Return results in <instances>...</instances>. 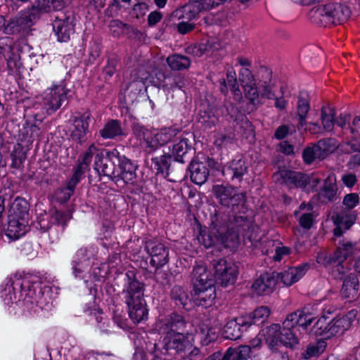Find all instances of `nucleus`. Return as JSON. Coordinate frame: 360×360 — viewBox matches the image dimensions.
<instances>
[{
  "mask_svg": "<svg viewBox=\"0 0 360 360\" xmlns=\"http://www.w3.org/2000/svg\"><path fill=\"white\" fill-rule=\"evenodd\" d=\"M186 325L184 317L177 313H172L157 321L153 330L164 337L161 342V349L157 344L154 345V356L161 358L162 355H186L193 346L189 340L190 334L185 331Z\"/></svg>",
  "mask_w": 360,
  "mask_h": 360,
  "instance_id": "obj_1",
  "label": "nucleus"
},
{
  "mask_svg": "<svg viewBox=\"0 0 360 360\" xmlns=\"http://www.w3.org/2000/svg\"><path fill=\"white\" fill-rule=\"evenodd\" d=\"M70 3L71 0H37L30 8L22 11L18 16L11 18L6 28L14 32L28 27L39 19L42 14L52 11H62Z\"/></svg>",
  "mask_w": 360,
  "mask_h": 360,
  "instance_id": "obj_2",
  "label": "nucleus"
},
{
  "mask_svg": "<svg viewBox=\"0 0 360 360\" xmlns=\"http://www.w3.org/2000/svg\"><path fill=\"white\" fill-rule=\"evenodd\" d=\"M127 281L122 292L124 302L128 307L130 319L139 323L148 317V309L143 298V285L138 280L130 277L127 273Z\"/></svg>",
  "mask_w": 360,
  "mask_h": 360,
  "instance_id": "obj_3",
  "label": "nucleus"
},
{
  "mask_svg": "<svg viewBox=\"0 0 360 360\" xmlns=\"http://www.w3.org/2000/svg\"><path fill=\"white\" fill-rule=\"evenodd\" d=\"M349 8L340 3L332 2L313 7L309 16L311 20L321 26L342 23L350 16Z\"/></svg>",
  "mask_w": 360,
  "mask_h": 360,
  "instance_id": "obj_4",
  "label": "nucleus"
},
{
  "mask_svg": "<svg viewBox=\"0 0 360 360\" xmlns=\"http://www.w3.org/2000/svg\"><path fill=\"white\" fill-rule=\"evenodd\" d=\"M297 328L290 323L285 326V319L282 327L278 324H272L266 330L265 341L269 349L277 352L280 345L295 348L299 344V338L296 335Z\"/></svg>",
  "mask_w": 360,
  "mask_h": 360,
  "instance_id": "obj_5",
  "label": "nucleus"
},
{
  "mask_svg": "<svg viewBox=\"0 0 360 360\" xmlns=\"http://www.w3.org/2000/svg\"><path fill=\"white\" fill-rule=\"evenodd\" d=\"M214 196L219 202L225 207H231V211L236 213H245L248 211L245 205V195L238 192L234 187L230 185H215L212 188Z\"/></svg>",
  "mask_w": 360,
  "mask_h": 360,
  "instance_id": "obj_6",
  "label": "nucleus"
},
{
  "mask_svg": "<svg viewBox=\"0 0 360 360\" xmlns=\"http://www.w3.org/2000/svg\"><path fill=\"white\" fill-rule=\"evenodd\" d=\"M246 212L241 213L238 210L236 213L231 212V216L229 214V217L219 213L215 215L214 219L218 217V222L226 227V236H229V239L234 240L238 239L240 234H243L250 228V221L245 215Z\"/></svg>",
  "mask_w": 360,
  "mask_h": 360,
  "instance_id": "obj_7",
  "label": "nucleus"
},
{
  "mask_svg": "<svg viewBox=\"0 0 360 360\" xmlns=\"http://www.w3.org/2000/svg\"><path fill=\"white\" fill-rule=\"evenodd\" d=\"M122 155L116 148L102 150L100 153L96 154L94 168L100 175L113 180Z\"/></svg>",
  "mask_w": 360,
  "mask_h": 360,
  "instance_id": "obj_8",
  "label": "nucleus"
},
{
  "mask_svg": "<svg viewBox=\"0 0 360 360\" xmlns=\"http://www.w3.org/2000/svg\"><path fill=\"white\" fill-rule=\"evenodd\" d=\"M144 248L150 257V264L155 268H161L169 262V249L162 240L147 238Z\"/></svg>",
  "mask_w": 360,
  "mask_h": 360,
  "instance_id": "obj_9",
  "label": "nucleus"
},
{
  "mask_svg": "<svg viewBox=\"0 0 360 360\" xmlns=\"http://www.w3.org/2000/svg\"><path fill=\"white\" fill-rule=\"evenodd\" d=\"M91 117V114L87 112L71 116L69 120V131L72 141L81 145L86 141Z\"/></svg>",
  "mask_w": 360,
  "mask_h": 360,
  "instance_id": "obj_10",
  "label": "nucleus"
},
{
  "mask_svg": "<svg viewBox=\"0 0 360 360\" xmlns=\"http://www.w3.org/2000/svg\"><path fill=\"white\" fill-rule=\"evenodd\" d=\"M68 92V90L65 88L63 82L53 85L44 91L42 105L48 114H52L60 108L63 103L67 101Z\"/></svg>",
  "mask_w": 360,
  "mask_h": 360,
  "instance_id": "obj_11",
  "label": "nucleus"
},
{
  "mask_svg": "<svg viewBox=\"0 0 360 360\" xmlns=\"http://www.w3.org/2000/svg\"><path fill=\"white\" fill-rule=\"evenodd\" d=\"M213 268L216 281L221 286L227 287L235 283L238 274V266L236 263L220 259L213 261Z\"/></svg>",
  "mask_w": 360,
  "mask_h": 360,
  "instance_id": "obj_12",
  "label": "nucleus"
},
{
  "mask_svg": "<svg viewBox=\"0 0 360 360\" xmlns=\"http://www.w3.org/2000/svg\"><path fill=\"white\" fill-rule=\"evenodd\" d=\"M276 183L284 184L290 188L304 189L309 184V177L302 172L292 171L286 168H279L272 176Z\"/></svg>",
  "mask_w": 360,
  "mask_h": 360,
  "instance_id": "obj_13",
  "label": "nucleus"
},
{
  "mask_svg": "<svg viewBox=\"0 0 360 360\" xmlns=\"http://www.w3.org/2000/svg\"><path fill=\"white\" fill-rule=\"evenodd\" d=\"M75 22L74 13L70 10L58 14L52 25L59 41L66 42L70 39L75 32Z\"/></svg>",
  "mask_w": 360,
  "mask_h": 360,
  "instance_id": "obj_14",
  "label": "nucleus"
},
{
  "mask_svg": "<svg viewBox=\"0 0 360 360\" xmlns=\"http://www.w3.org/2000/svg\"><path fill=\"white\" fill-rule=\"evenodd\" d=\"M239 80L243 87L245 97L253 105H259L262 104L260 99V91L257 82L251 71L248 68H243L239 74Z\"/></svg>",
  "mask_w": 360,
  "mask_h": 360,
  "instance_id": "obj_15",
  "label": "nucleus"
},
{
  "mask_svg": "<svg viewBox=\"0 0 360 360\" xmlns=\"http://www.w3.org/2000/svg\"><path fill=\"white\" fill-rule=\"evenodd\" d=\"M136 164L124 155H122L113 181L117 184L120 182L124 184H134L136 179Z\"/></svg>",
  "mask_w": 360,
  "mask_h": 360,
  "instance_id": "obj_16",
  "label": "nucleus"
},
{
  "mask_svg": "<svg viewBox=\"0 0 360 360\" xmlns=\"http://www.w3.org/2000/svg\"><path fill=\"white\" fill-rule=\"evenodd\" d=\"M336 176L330 172L323 181L319 191L313 197L314 200L321 203H328L336 200L338 198V186Z\"/></svg>",
  "mask_w": 360,
  "mask_h": 360,
  "instance_id": "obj_17",
  "label": "nucleus"
},
{
  "mask_svg": "<svg viewBox=\"0 0 360 360\" xmlns=\"http://www.w3.org/2000/svg\"><path fill=\"white\" fill-rule=\"evenodd\" d=\"M249 320L250 318L241 316L227 321L222 330L224 338L229 340L239 339L243 333L250 328Z\"/></svg>",
  "mask_w": 360,
  "mask_h": 360,
  "instance_id": "obj_18",
  "label": "nucleus"
},
{
  "mask_svg": "<svg viewBox=\"0 0 360 360\" xmlns=\"http://www.w3.org/2000/svg\"><path fill=\"white\" fill-rule=\"evenodd\" d=\"M218 220V217L215 219H213L212 224L214 225V228L209 233L202 235V243L207 248L214 245L216 243L227 245L229 236H226V227L221 226Z\"/></svg>",
  "mask_w": 360,
  "mask_h": 360,
  "instance_id": "obj_19",
  "label": "nucleus"
},
{
  "mask_svg": "<svg viewBox=\"0 0 360 360\" xmlns=\"http://www.w3.org/2000/svg\"><path fill=\"white\" fill-rule=\"evenodd\" d=\"M257 85L262 98L273 99L275 98L274 88L275 83L272 79V72L266 67L261 68L258 72Z\"/></svg>",
  "mask_w": 360,
  "mask_h": 360,
  "instance_id": "obj_20",
  "label": "nucleus"
},
{
  "mask_svg": "<svg viewBox=\"0 0 360 360\" xmlns=\"http://www.w3.org/2000/svg\"><path fill=\"white\" fill-rule=\"evenodd\" d=\"M213 162L214 161L210 159L201 162L192 161L189 167L191 181L197 185L205 184L210 174L208 167H210Z\"/></svg>",
  "mask_w": 360,
  "mask_h": 360,
  "instance_id": "obj_21",
  "label": "nucleus"
},
{
  "mask_svg": "<svg viewBox=\"0 0 360 360\" xmlns=\"http://www.w3.org/2000/svg\"><path fill=\"white\" fill-rule=\"evenodd\" d=\"M309 269V264L305 263L297 266L289 267L281 273H275L276 283L278 279H281L285 285L290 286L302 278Z\"/></svg>",
  "mask_w": 360,
  "mask_h": 360,
  "instance_id": "obj_22",
  "label": "nucleus"
},
{
  "mask_svg": "<svg viewBox=\"0 0 360 360\" xmlns=\"http://www.w3.org/2000/svg\"><path fill=\"white\" fill-rule=\"evenodd\" d=\"M248 167L245 160L240 158H235L224 166L223 169L224 176L229 178L231 181L241 182L243 176L248 173Z\"/></svg>",
  "mask_w": 360,
  "mask_h": 360,
  "instance_id": "obj_23",
  "label": "nucleus"
},
{
  "mask_svg": "<svg viewBox=\"0 0 360 360\" xmlns=\"http://www.w3.org/2000/svg\"><path fill=\"white\" fill-rule=\"evenodd\" d=\"M356 219V214L354 211L342 210L334 214L332 217L333 223L336 225L334 235L340 236L344 230L349 229Z\"/></svg>",
  "mask_w": 360,
  "mask_h": 360,
  "instance_id": "obj_24",
  "label": "nucleus"
},
{
  "mask_svg": "<svg viewBox=\"0 0 360 360\" xmlns=\"http://www.w3.org/2000/svg\"><path fill=\"white\" fill-rule=\"evenodd\" d=\"M157 79L158 86L166 91H174L175 89H181L185 86L183 77L170 72H160L157 75Z\"/></svg>",
  "mask_w": 360,
  "mask_h": 360,
  "instance_id": "obj_25",
  "label": "nucleus"
},
{
  "mask_svg": "<svg viewBox=\"0 0 360 360\" xmlns=\"http://www.w3.org/2000/svg\"><path fill=\"white\" fill-rule=\"evenodd\" d=\"M276 284L275 273H265L261 274L260 276L254 281L252 285V288L253 291L259 295H268L273 292Z\"/></svg>",
  "mask_w": 360,
  "mask_h": 360,
  "instance_id": "obj_26",
  "label": "nucleus"
},
{
  "mask_svg": "<svg viewBox=\"0 0 360 360\" xmlns=\"http://www.w3.org/2000/svg\"><path fill=\"white\" fill-rule=\"evenodd\" d=\"M356 317V311L352 310L341 318L330 321V327L328 328V337L341 335L348 330Z\"/></svg>",
  "mask_w": 360,
  "mask_h": 360,
  "instance_id": "obj_27",
  "label": "nucleus"
},
{
  "mask_svg": "<svg viewBox=\"0 0 360 360\" xmlns=\"http://www.w3.org/2000/svg\"><path fill=\"white\" fill-rule=\"evenodd\" d=\"M194 289L214 286V280L210 271L204 265H196L192 271Z\"/></svg>",
  "mask_w": 360,
  "mask_h": 360,
  "instance_id": "obj_28",
  "label": "nucleus"
},
{
  "mask_svg": "<svg viewBox=\"0 0 360 360\" xmlns=\"http://www.w3.org/2000/svg\"><path fill=\"white\" fill-rule=\"evenodd\" d=\"M314 319V316L309 311V308L305 307L288 314L285 319V326H289L292 323L295 328L299 326L307 329Z\"/></svg>",
  "mask_w": 360,
  "mask_h": 360,
  "instance_id": "obj_29",
  "label": "nucleus"
},
{
  "mask_svg": "<svg viewBox=\"0 0 360 360\" xmlns=\"http://www.w3.org/2000/svg\"><path fill=\"white\" fill-rule=\"evenodd\" d=\"M310 110L309 96L307 92L301 91L297 97L296 105V119L297 127L303 128L307 125V118Z\"/></svg>",
  "mask_w": 360,
  "mask_h": 360,
  "instance_id": "obj_30",
  "label": "nucleus"
},
{
  "mask_svg": "<svg viewBox=\"0 0 360 360\" xmlns=\"http://www.w3.org/2000/svg\"><path fill=\"white\" fill-rule=\"evenodd\" d=\"M294 214L303 229L308 230L312 226L315 215L314 207L311 204L301 203L299 209L295 211Z\"/></svg>",
  "mask_w": 360,
  "mask_h": 360,
  "instance_id": "obj_31",
  "label": "nucleus"
},
{
  "mask_svg": "<svg viewBox=\"0 0 360 360\" xmlns=\"http://www.w3.org/2000/svg\"><path fill=\"white\" fill-rule=\"evenodd\" d=\"M202 7L198 1L188 3L176 9L172 15L179 20L191 21L196 18Z\"/></svg>",
  "mask_w": 360,
  "mask_h": 360,
  "instance_id": "obj_32",
  "label": "nucleus"
},
{
  "mask_svg": "<svg viewBox=\"0 0 360 360\" xmlns=\"http://www.w3.org/2000/svg\"><path fill=\"white\" fill-rule=\"evenodd\" d=\"M27 224L28 223L8 216V223L4 226L5 234L8 238L16 240L25 233Z\"/></svg>",
  "mask_w": 360,
  "mask_h": 360,
  "instance_id": "obj_33",
  "label": "nucleus"
},
{
  "mask_svg": "<svg viewBox=\"0 0 360 360\" xmlns=\"http://www.w3.org/2000/svg\"><path fill=\"white\" fill-rule=\"evenodd\" d=\"M28 215L27 202L22 198H16L10 206L8 216L28 223Z\"/></svg>",
  "mask_w": 360,
  "mask_h": 360,
  "instance_id": "obj_34",
  "label": "nucleus"
},
{
  "mask_svg": "<svg viewBox=\"0 0 360 360\" xmlns=\"http://www.w3.org/2000/svg\"><path fill=\"white\" fill-rule=\"evenodd\" d=\"M6 60V69L8 75L15 77H20L24 70V66L20 61V56L18 52H15L14 49L4 54Z\"/></svg>",
  "mask_w": 360,
  "mask_h": 360,
  "instance_id": "obj_35",
  "label": "nucleus"
},
{
  "mask_svg": "<svg viewBox=\"0 0 360 360\" xmlns=\"http://www.w3.org/2000/svg\"><path fill=\"white\" fill-rule=\"evenodd\" d=\"M217 111L216 108L210 106L200 110L198 119L199 124L205 129H211L214 127L219 120V115Z\"/></svg>",
  "mask_w": 360,
  "mask_h": 360,
  "instance_id": "obj_36",
  "label": "nucleus"
},
{
  "mask_svg": "<svg viewBox=\"0 0 360 360\" xmlns=\"http://www.w3.org/2000/svg\"><path fill=\"white\" fill-rule=\"evenodd\" d=\"M359 250L357 243H352L350 241L343 240L334 252L336 261L345 262L347 259L353 255Z\"/></svg>",
  "mask_w": 360,
  "mask_h": 360,
  "instance_id": "obj_37",
  "label": "nucleus"
},
{
  "mask_svg": "<svg viewBox=\"0 0 360 360\" xmlns=\"http://www.w3.org/2000/svg\"><path fill=\"white\" fill-rule=\"evenodd\" d=\"M101 136L105 139H113L124 134L120 122L117 120H109L99 131Z\"/></svg>",
  "mask_w": 360,
  "mask_h": 360,
  "instance_id": "obj_38",
  "label": "nucleus"
},
{
  "mask_svg": "<svg viewBox=\"0 0 360 360\" xmlns=\"http://www.w3.org/2000/svg\"><path fill=\"white\" fill-rule=\"evenodd\" d=\"M170 157L161 155L152 158L151 168L156 175H162L164 178H169L171 164L169 162Z\"/></svg>",
  "mask_w": 360,
  "mask_h": 360,
  "instance_id": "obj_39",
  "label": "nucleus"
},
{
  "mask_svg": "<svg viewBox=\"0 0 360 360\" xmlns=\"http://www.w3.org/2000/svg\"><path fill=\"white\" fill-rule=\"evenodd\" d=\"M359 282L355 274H350L343 281L342 293L346 298H354L357 295Z\"/></svg>",
  "mask_w": 360,
  "mask_h": 360,
  "instance_id": "obj_40",
  "label": "nucleus"
},
{
  "mask_svg": "<svg viewBox=\"0 0 360 360\" xmlns=\"http://www.w3.org/2000/svg\"><path fill=\"white\" fill-rule=\"evenodd\" d=\"M250 352L251 348L248 345H242L235 349L229 347L224 354L221 360H250Z\"/></svg>",
  "mask_w": 360,
  "mask_h": 360,
  "instance_id": "obj_41",
  "label": "nucleus"
},
{
  "mask_svg": "<svg viewBox=\"0 0 360 360\" xmlns=\"http://www.w3.org/2000/svg\"><path fill=\"white\" fill-rule=\"evenodd\" d=\"M194 291L198 296L196 300L198 305L205 308L212 305L216 297L214 286L194 289Z\"/></svg>",
  "mask_w": 360,
  "mask_h": 360,
  "instance_id": "obj_42",
  "label": "nucleus"
},
{
  "mask_svg": "<svg viewBox=\"0 0 360 360\" xmlns=\"http://www.w3.org/2000/svg\"><path fill=\"white\" fill-rule=\"evenodd\" d=\"M167 63L172 70H183L190 67L191 60L185 56L174 54L167 58Z\"/></svg>",
  "mask_w": 360,
  "mask_h": 360,
  "instance_id": "obj_43",
  "label": "nucleus"
},
{
  "mask_svg": "<svg viewBox=\"0 0 360 360\" xmlns=\"http://www.w3.org/2000/svg\"><path fill=\"white\" fill-rule=\"evenodd\" d=\"M172 300L179 307L186 309V306L190 302L188 292L179 285H174L171 291Z\"/></svg>",
  "mask_w": 360,
  "mask_h": 360,
  "instance_id": "obj_44",
  "label": "nucleus"
},
{
  "mask_svg": "<svg viewBox=\"0 0 360 360\" xmlns=\"http://www.w3.org/2000/svg\"><path fill=\"white\" fill-rule=\"evenodd\" d=\"M188 151V139H180L179 141L175 143L171 151V155L168 157L174 158V160L184 163V158L186 156Z\"/></svg>",
  "mask_w": 360,
  "mask_h": 360,
  "instance_id": "obj_45",
  "label": "nucleus"
},
{
  "mask_svg": "<svg viewBox=\"0 0 360 360\" xmlns=\"http://www.w3.org/2000/svg\"><path fill=\"white\" fill-rule=\"evenodd\" d=\"M335 112L333 108L323 106L321 110V120L323 128L326 131H331L335 124Z\"/></svg>",
  "mask_w": 360,
  "mask_h": 360,
  "instance_id": "obj_46",
  "label": "nucleus"
},
{
  "mask_svg": "<svg viewBox=\"0 0 360 360\" xmlns=\"http://www.w3.org/2000/svg\"><path fill=\"white\" fill-rule=\"evenodd\" d=\"M326 347V342L323 340H319L316 342L310 343L306 350L302 353V356L304 359L317 356L322 354Z\"/></svg>",
  "mask_w": 360,
  "mask_h": 360,
  "instance_id": "obj_47",
  "label": "nucleus"
},
{
  "mask_svg": "<svg viewBox=\"0 0 360 360\" xmlns=\"http://www.w3.org/2000/svg\"><path fill=\"white\" fill-rule=\"evenodd\" d=\"M180 131L174 128H165L155 134V141L161 146H164L173 141Z\"/></svg>",
  "mask_w": 360,
  "mask_h": 360,
  "instance_id": "obj_48",
  "label": "nucleus"
},
{
  "mask_svg": "<svg viewBox=\"0 0 360 360\" xmlns=\"http://www.w3.org/2000/svg\"><path fill=\"white\" fill-rule=\"evenodd\" d=\"M302 158L306 164H311L316 160H323L324 157L322 155L317 143L311 146L307 147L302 153Z\"/></svg>",
  "mask_w": 360,
  "mask_h": 360,
  "instance_id": "obj_49",
  "label": "nucleus"
},
{
  "mask_svg": "<svg viewBox=\"0 0 360 360\" xmlns=\"http://www.w3.org/2000/svg\"><path fill=\"white\" fill-rule=\"evenodd\" d=\"M98 153V150L94 143H92L89 146L84 156L82 158V162L78 165V166L75 168L77 170L82 172L84 174L86 171L89 169V165L92 160L93 156L94 155H96Z\"/></svg>",
  "mask_w": 360,
  "mask_h": 360,
  "instance_id": "obj_50",
  "label": "nucleus"
},
{
  "mask_svg": "<svg viewBox=\"0 0 360 360\" xmlns=\"http://www.w3.org/2000/svg\"><path fill=\"white\" fill-rule=\"evenodd\" d=\"M270 314V310L267 307H260L257 308L252 314L243 316L244 317L250 318L248 321V326L250 327L253 324H257L259 322H263Z\"/></svg>",
  "mask_w": 360,
  "mask_h": 360,
  "instance_id": "obj_51",
  "label": "nucleus"
},
{
  "mask_svg": "<svg viewBox=\"0 0 360 360\" xmlns=\"http://www.w3.org/2000/svg\"><path fill=\"white\" fill-rule=\"evenodd\" d=\"M94 255V249L92 247H84L77 250L73 261L79 264H84L89 266V259Z\"/></svg>",
  "mask_w": 360,
  "mask_h": 360,
  "instance_id": "obj_52",
  "label": "nucleus"
},
{
  "mask_svg": "<svg viewBox=\"0 0 360 360\" xmlns=\"http://www.w3.org/2000/svg\"><path fill=\"white\" fill-rule=\"evenodd\" d=\"M317 144L324 158L332 153L338 147L336 140L332 138L321 139L317 142Z\"/></svg>",
  "mask_w": 360,
  "mask_h": 360,
  "instance_id": "obj_53",
  "label": "nucleus"
},
{
  "mask_svg": "<svg viewBox=\"0 0 360 360\" xmlns=\"http://www.w3.org/2000/svg\"><path fill=\"white\" fill-rule=\"evenodd\" d=\"M149 77V72L146 71L143 68H139L136 71L132 82L129 83V86H135L136 89L141 91L142 88L144 87L145 82Z\"/></svg>",
  "mask_w": 360,
  "mask_h": 360,
  "instance_id": "obj_54",
  "label": "nucleus"
},
{
  "mask_svg": "<svg viewBox=\"0 0 360 360\" xmlns=\"http://www.w3.org/2000/svg\"><path fill=\"white\" fill-rule=\"evenodd\" d=\"M226 79L228 85L233 91L234 96L236 97V98H240L241 97V93L238 87L236 79V73L233 70V68L228 70L226 74Z\"/></svg>",
  "mask_w": 360,
  "mask_h": 360,
  "instance_id": "obj_55",
  "label": "nucleus"
},
{
  "mask_svg": "<svg viewBox=\"0 0 360 360\" xmlns=\"http://www.w3.org/2000/svg\"><path fill=\"white\" fill-rule=\"evenodd\" d=\"M330 321L327 318L321 317L314 326V333L318 335H326L328 337V328L330 327Z\"/></svg>",
  "mask_w": 360,
  "mask_h": 360,
  "instance_id": "obj_56",
  "label": "nucleus"
},
{
  "mask_svg": "<svg viewBox=\"0 0 360 360\" xmlns=\"http://www.w3.org/2000/svg\"><path fill=\"white\" fill-rule=\"evenodd\" d=\"M71 214L68 211L56 210L51 217L52 221L58 225L66 226L70 219Z\"/></svg>",
  "mask_w": 360,
  "mask_h": 360,
  "instance_id": "obj_57",
  "label": "nucleus"
},
{
  "mask_svg": "<svg viewBox=\"0 0 360 360\" xmlns=\"http://www.w3.org/2000/svg\"><path fill=\"white\" fill-rule=\"evenodd\" d=\"M359 202V198L358 194L352 193L347 194L342 200V204L345 207L344 210H352L355 207Z\"/></svg>",
  "mask_w": 360,
  "mask_h": 360,
  "instance_id": "obj_58",
  "label": "nucleus"
},
{
  "mask_svg": "<svg viewBox=\"0 0 360 360\" xmlns=\"http://www.w3.org/2000/svg\"><path fill=\"white\" fill-rule=\"evenodd\" d=\"M83 174H84V173L82 172H80V171L77 170V169H75L71 179L68 182V184L65 188H66L68 190H69L70 193H74L75 187L78 184V183L80 181L81 178L83 176Z\"/></svg>",
  "mask_w": 360,
  "mask_h": 360,
  "instance_id": "obj_59",
  "label": "nucleus"
},
{
  "mask_svg": "<svg viewBox=\"0 0 360 360\" xmlns=\"http://www.w3.org/2000/svg\"><path fill=\"white\" fill-rule=\"evenodd\" d=\"M335 261H336V259L334 252L329 255L324 253H319L316 257V262L326 267L330 266L333 264Z\"/></svg>",
  "mask_w": 360,
  "mask_h": 360,
  "instance_id": "obj_60",
  "label": "nucleus"
},
{
  "mask_svg": "<svg viewBox=\"0 0 360 360\" xmlns=\"http://www.w3.org/2000/svg\"><path fill=\"white\" fill-rule=\"evenodd\" d=\"M69 191H70L65 187L58 188L55 192V197L56 200L60 203L68 201L73 194Z\"/></svg>",
  "mask_w": 360,
  "mask_h": 360,
  "instance_id": "obj_61",
  "label": "nucleus"
},
{
  "mask_svg": "<svg viewBox=\"0 0 360 360\" xmlns=\"http://www.w3.org/2000/svg\"><path fill=\"white\" fill-rule=\"evenodd\" d=\"M170 174L169 176V178L167 179L170 181L176 182L178 181H181L184 178V169L181 168H176L174 169V166L170 167L169 170Z\"/></svg>",
  "mask_w": 360,
  "mask_h": 360,
  "instance_id": "obj_62",
  "label": "nucleus"
},
{
  "mask_svg": "<svg viewBox=\"0 0 360 360\" xmlns=\"http://www.w3.org/2000/svg\"><path fill=\"white\" fill-rule=\"evenodd\" d=\"M344 262L335 261L332 266V274L336 278H341L346 271V268L343 266Z\"/></svg>",
  "mask_w": 360,
  "mask_h": 360,
  "instance_id": "obj_63",
  "label": "nucleus"
},
{
  "mask_svg": "<svg viewBox=\"0 0 360 360\" xmlns=\"http://www.w3.org/2000/svg\"><path fill=\"white\" fill-rule=\"evenodd\" d=\"M348 129L355 138L360 136V117L356 116L354 118L352 125L348 127Z\"/></svg>",
  "mask_w": 360,
  "mask_h": 360,
  "instance_id": "obj_64",
  "label": "nucleus"
}]
</instances>
